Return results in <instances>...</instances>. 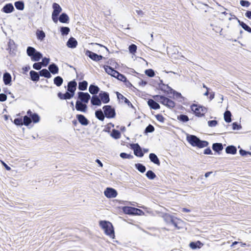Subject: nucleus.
Returning a JSON list of instances; mask_svg holds the SVG:
<instances>
[{
    "mask_svg": "<svg viewBox=\"0 0 251 251\" xmlns=\"http://www.w3.org/2000/svg\"><path fill=\"white\" fill-rule=\"evenodd\" d=\"M186 139L187 141L193 147H197L200 148L207 147L208 142L206 141H202L194 135H187Z\"/></svg>",
    "mask_w": 251,
    "mask_h": 251,
    "instance_id": "1",
    "label": "nucleus"
},
{
    "mask_svg": "<svg viewBox=\"0 0 251 251\" xmlns=\"http://www.w3.org/2000/svg\"><path fill=\"white\" fill-rule=\"evenodd\" d=\"M100 226L104 230V233L111 238H114L115 237L114 230L112 224L106 221H100Z\"/></svg>",
    "mask_w": 251,
    "mask_h": 251,
    "instance_id": "2",
    "label": "nucleus"
},
{
    "mask_svg": "<svg viewBox=\"0 0 251 251\" xmlns=\"http://www.w3.org/2000/svg\"><path fill=\"white\" fill-rule=\"evenodd\" d=\"M100 226L104 230V233L111 238H114L115 237L114 230L112 224L106 221H100Z\"/></svg>",
    "mask_w": 251,
    "mask_h": 251,
    "instance_id": "3",
    "label": "nucleus"
},
{
    "mask_svg": "<svg viewBox=\"0 0 251 251\" xmlns=\"http://www.w3.org/2000/svg\"><path fill=\"white\" fill-rule=\"evenodd\" d=\"M26 53L30 57L31 60L34 62L38 61L42 58V54L32 47L27 48Z\"/></svg>",
    "mask_w": 251,
    "mask_h": 251,
    "instance_id": "4",
    "label": "nucleus"
},
{
    "mask_svg": "<svg viewBox=\"0 0 251 251\" xmlns=\"http://www.w3.org/2000/svg\"><path fill=\"white\" fill-rule=\"evenodd\" d=\"M153 97L154 100L166 106L168 108H172L175 106V103L174 101L163 96L155 95Z\"/></svg>",
    "mask_w": 251,
    "mask_h": 251,
    "instance_id": "5",
    "label": "nucleus"
},
{
    "mask_svg": "<svg viewBox=\"0 0 251 251\" xmlns=\"http://www.w3.org/2000/svg\"><path fill=\"white\" fill-rule=\"evenodd\" d=\"M191 110L198 117H202L207 112V108L202 106H198L193 104L191 106Z\"/></svg>",
    "mask_w": 251,
    "mask_h": 251,
    "instance_id": "6",
    "label": "nucleus"
},
{
    "mask_svg": "<svg viewBox=\"0 0 251 251\" xmlns=\"http://www.w3.org/2000/svg\"><path fill=\"white\" fill-rule=\"evenodd\" d=\"M167 221L173 225L176 228L180 229L181 228L182 221L174 217V216L168 215L165 217Z\"/></svg>",
    "mask_w": 251,
    "mask_h": 251,
    "instance_id": "7",
    "label": "nucleus"
},
{
    "mask_svg": "<svg viewBox=\"0 0 251 251\" xmlns=\"http://www.w3.org/2000/svg\"><path fill=\"white\" fill-rule=\"evenodd\" d=\"M167 221L173 225L176 228L180 229L181 228L182 221L174 217V216L168 215L165 217Z\"/></svg>",
    "mask_w": 251,
    "mask_h": 251,
    "instance_id": "8",
    "label": "nucleus"
},
{
    "mask_svg": "<svg viewBox=\"0 0 251 251\" xmlns=\"http://www.w3.org/2000/svg\"><path fill=\"white\" fill-rule=\"evenodd\" d=\"M104 115L107 118H113L116 115L115 109L111 105H104L102 108Z\"/></svg>",
    "mask_w": 251,
    "mask_h": 251,
    "instance_id": "9",
    "label": "nucleus"
},
{
    "mask_svg": "<svg viewBox=\"0 0 251 251\" xmlns=\"http://www.w3.org/2000/svg\"><path fill=\"white\" fill-rule=\"evenodd\" d=\"M77 100L85 103H88L91 99V96L88 93L79 92L77 93Z\"/></svg>",
    "mask_w": 251,
    "mask_h": 251,
    "instance_id": "10",
    "label": "nucleus"
},
{
    "mask_svg": "<svg viewBox=\"0 0 251 251\" xmlns=\"http://www.w3.org/2000/svg\"><path fill=\"white\" fill-rule=\"evenodd\" d=\"M130 148L133 150L134 154L138 157H143L144 153L142 151L141 147L138 143L130 144Z\"/></svg>",
    "mask_w": 251,
    "mask_h": 251,
    "instance_id": "11",
    "label": "nucleus"
},
{
    "mask_svg": "<svg viewBox=\"0 0 251 251\" xmlns=\"http://www.w3.org/2000/svg\"><path fill=\"white\" fill-rule=\"evenodd\" d=\"M104 194L108 198H114L117 196L118 193L115 189L108 187L104 190Z\"/></svg>",
    "mask_w": 251,
    "mask_h": 251,
    "instance_id": "12",
    "label": "nucleus"
},
{
    "mask_svg": "<svg viewBox=\"0 0 251 251\" xmlns=\"http://www.w3.org/2000/svg\"><path fill=\"white\" fill-rule=\"evenodd\" d=\"M75 107L77 111L83 113H86L88 109V106L86 103L81 102L78 100H76L75 102Z\"/></svg>",
    "mask_w": 251,
    "mask_h": 251,
    "instance_id": "13",
    "label": "nucleus"
},
{
    "mask_svg": "<svg viewBox=\"0 0 251 251\" xmlns=\"http://www.w3.org/2000/svg\"><path fill=\"white\" fill-rule=\"evenodd\" d=\"M85 54L92 60L95 61H99L103 58V56L102 55H98L97 53L89 50H86Z\"/></svg>",
    "mask_w": 251,
    "mask_h": 251,
    "instance_id": "14",
    "label": "nucleus"
},
{
    "mask_svg": "<svg viewBox=\"0 0 251 251\" xmlns=\"http://www.w3.org/2000/svg\"><path fill=\"white\" fill-rule=\"evenodd\" d=\"M122 209L125 213L129 215L138 214V211H141L140 209L129 206H124Z\"/></svg>",
    "mask_w": 251,
    "mask_h": 251,
    "instance_id": "15",
    "label": "nucleus"
},
{
    "mask_svg": "<svg viewBox=\"0 0 251 251\" xmlns=\"http://www.w3.org/2000/svg\"><path fill=\"white\" fill-rule=\"evenodd\" d=\"M99 97L101 100V102L103 103H108L110 101L109 94L104 91H100L99 94Z\"/></svg>",
    "mask_w": 251,
    "mask_h": 251,
    "instance_id": "16",
    "label": "nucleus"
},
{
    "mask_svg": "<svg viewBox=\"0 0 251 251\" xmlns=\"http://www.w3.org/2000/svg\"><path fill=\"white\" fill-rule=\"evenodd\" d=\"M76 86L77 83L75 80L70 81L68 84L67 91L74 95Z\"/></svg>",
    "mask_w": 251,
    "mask_h": 251,
    "instance_id": "17",
    "label": "nucleus"
},
{
    "mask_svg": "<svg viewBox=\"0 0 251 251\" xmlns=\"http://www.w3.org/2000/svg\"><path fill=\"white\" fill-rule=\"evenodd\" d=\"M3 81L5 85H11L12 77L11 75L9 73L5 72L3 74Z\"/></svg>",
    "mask_w": 251,
    "mask_h": 251,
    "instance_id": "18",
    "label": "nucleus"
},
{
    "mask_svg": "<svg viewBox=\"0 0 251 251\" xmlns=\"http://www.w3.org/2000/svg\"><path fill=\"white\" fill-rule=\"evenodd\" d=\"M76 118L79 123L83 126H87L89 124L88 120L82 114H77Z\"/></svg>",
    "mask_w": 251,
    "mask_h": 251,
    "instance_id": "19",
    "label": "nucleus"
},
{
    "mask_svg": "<svg viewBox=\"0 0 251 251\" xmlns=\"http://www.w3.org/2000/svg\"><path fill=\"white\" fill-rule=\"evenodd\" d=\"M104 70L108 75H111L112 76L116 77L118 72L109 66H105L104 67Z\"/></svg>",
    "mask_w": 251,
    "mask_h": 251,
    "instance_id": "20",
    "label": "nucleus"
},
{
    "mask_svg": "<svg viewBox=\"0 0 251 251\" xmlns=\"http://www.w3.org/2000/svg\"><path fill=\"white\" fill-rule=\"evenodd\" d=\"M90 100L91 103L93 105L100 106L101 105V100L98 95L93 96Z\"/></svg>",
    "mask_w": 251,
    "mask_h": 251,
    "instance_id": "21",
    "label": "nucleus"
},
{
    "mask_svg": "<svg viewBox=\"0 0 251 251\" xmlns=\"http://www.w3.org/2000/svg\"><path fill=\"white\" fill-rule=\"evenodd\" d=\"M57 96L61 100H68L73 98L74 97V94H71L67 91L65 94L59 92Z\"/></svg>",
    "mask_w": 251,
    "mask_h": 251,
    "instance_id": "22",
    "label": "nucleus"
},
{
    "mask_svg": "<svg viewBox=\"0 0 251 251\" xmlns=\"http://www.w3.org/2000/svg\"><path fill=\"white\" fill-rule=\"evenodd\" d=\"M148 104L151 109L157 110L160 108L159 104L152 99H149L148 100Z\"/></svg>",
    "mask_w": 251,
    "mask_h": 251,
    "instance_id": "23",
    "label": "nucleus"
},
{
    "mask_svg": "<svg viewBox=\"0 0 251 251\" xmlns=\"http://www.w3.org/2000/svg\"><path fill=\"white\" fill-rule=\"evenodd\" d=\"M77 45V42L76 40L74 37H71L69 39L68 41L67 42V46L68 48H75L76 47Z\"/></svg>",
    "mask_w": 251,
    "mask_h": 251,
    "instance_id": "24",
    "label": "nucleus"
},
{
    "mask_svg": "<svg viewBox=\"0 0 251 251\" xmlns=\"http://www.w3.org/2000/svg\"><path fill=\"white\" fill-rule=\"evenodd\" d=\"M50 73L53 75L57 74L58 73L59 68L58 66L54 63L50 64L48 67Z\"/></svg>",
    "mask_w": 251,
    "mask_h": 251,
    "instance_id": "25",
    "label": "nucleus"
},
{
    "mask_svg": "<svg viewBox=\"0 0 251 251\" xmlns=\"http://www.w3.org/2000/svg\"><path fill=\"white\" fill-rule=\"evenodd\" d=\"M14 10V8L12 3H7L2 8V11L5 13H10Z\"/></svg>",
    "mask_w": 251,
    "mask_h": 251,
    "instance_id": "26",
    "label": "nucleus"
},
{
    "mask_svg": "<svg viewBox=\"0 0 251 251\" xmlns=\"http://www.w3.org/2000/svg\"><path fill=\"white\" fill-rule=\"evenodd\" d=\"M89 91L93 96L97 95L100 91V88L97 85L91 84L89 87Z\"/></svg>",
    "mask_w": 251,
    "mask_h": 251,
    "instance_id": "27",
    "label": "nucleus"
},
{
    "mask_svg": "<svg viewBox=\"0 0 251 251\" xmlns=\"http://www.w3.org/2000/svg\"><path fill=\"white\" fill-rule=\"evenodd\" d=\"M149 158L151 162L158 166L160 165V162L159 159L155 153H151L149 154Z\"/></svg>",
    "mask_w": 251,
    "mask_h": 251,
    "instance_id": "28",
    "label": "nucleus"
},
{
    "mask_svg": "<svg viewBox=\"0 0 251 251\" xmlns=\"http://www.w3.org/2000/svg\"><path fill=\"white\" fill-rule=\"evenodd\" d=\"M30 79L33 81L37 82L39 80V73L34 71H31L29 72Z\"/></svg>",
    "mask_w": 251,
    "mask_h": 251,
    "instance_id": "29",
    "label": "nucleus"
},
{
    "mask_svg": "<svg viewBox=\"0 0 251 251\" xmlns=\"http://www.w3.org/2000/svg\"><path fill=\"white\" fill-rule=\"evenodd\" d=\"M212 148L213 151L218 153L223 150V146L222 143H220L213 144Z\"/></svg>",
    "mask_w": 251,
    "mask_h": 251,
    "instance_id": "30",
    "label": "nucleus"
},
{
    "mask_svg": "<svg viewBox=\"0 0 251 251\" xmlns=\"http://www.w3.org/2000/svg\"><path fill=\"white\" fill-rule=\"evenodd\" d=\"M95 116L99 120L103 121L104 120L105 115L101 109H100L95 111Z\"/></svg>",
    "mask_w": 251,
    "mask_h": 251,
    "instance_id": "31",
    "label": "nucleus"
},
{
    "mask_svg": "<svg viewBox=\"0 0 251 251\" xmlns=\"http://www.w3.org/2000/svg\"><path fill=\"white\" fill-rule=\"evenodd\" d=\"M40 76H44L47 78H50L51 77V75L49 72V70H48L46 69H43L41 70H40L39 72Z\"/></svg>",
    "mask_w": 251,
    "mask_h": 251,
    "instance_id": "32",
    "label": "nucleus"
},
{
    "mask_svg": "<svg viewBox=\"0 0 251 251\" xmlns=\"http://www.w3.org/2000/svg\"><path fill=\"white\" fill-rule=\"evenodd\" d=\"M116 95L118 100H124L125 103L127 104L128 106L131 105L132 107H133V105L130 101L126 97H125L123 95L118 92H116Z\"/></svg>",
    "mask_w": 251,
    "mask_h": 251,
    "instance_id": "33",
    "label": "nucleus"
},
{
    "mask_svg": "<svg viewBox=\"0 0 251 251\" xmlns=\"http://www.w3.org/2000/svg\"><path fill=\"white\" fill-rule=\"evenodd\" d=\"M226 152L228 154H235L237 152V149L233 145L228 146L226 148Z\"/></svg>",
    "mask_w": 251,
    "mask_h": 251,
    "instance_id": "34",
    "label": "nucleus"
},
{
    "mask_svg": "<svg viewBox=\"0 0 251 251\" xmlns=\"http://www.w3.org/2000/svg\"><path fill=\"white\" fill-rule=\"evenodd\" d=\"M52 8L53 9V11L52 14H56V15H59V14L62 11V8L60 7V6L56 3H53Z\"/></svg>",
    "mask_w": 251,
    "mask_h": 251,
    "instance_id": "35",
    "label": "nucleus"
},
{
    "mask_svg": "<svg viewBox=\"0 0 251 251\" xmlns=\"http://www.w3.org/2000/svg\"><path fill=\"white\" fill-rule=\"evenodd\" d=\"M167 88L170 90V93L173 94L174 97L177 99H182L183 98L181 94L180 93L176 92V91L173 90L171 87L169 86H167Z\"/></svg>",
    "mask_w": 251,
    "mask_h": 251,
    "instance_id": "36",
    "label": "nucleus"
},
{
    "mask_svg": "<svg viewBox=\"0 0 251 251\" xmlns=\"http://www.w3.org/2000/svg\"><path fill=\"white\" fill-rule=\"evenodd\" d=\"M69 18L65 13H62L59 18L60 22L62 23H67L68 22Z\"/></svg>",
    "mask_w": 251,
    "mask_h": 251,
    "instance_id": "37",
    "label": "nucleus"
},
{
    "mask_svg": "<svg viewBox=\"0 0 251 251\" xmlns=\"http://www.w3.org/2000/svg\"><path fill=\"white\" fill-rule=\"evenodd\" d=\"M88 83L86 81L83 80L79 82L78 88L79 90L84 91L87 89Z\"/></svg>",
    "mask_w": 251,
    "mask_h": 251,
    "instance_id": "38",
    "label": "nucleus"
},
{
    "mask_svg": "<svg viewBox=\"0 0 251 251\" xmlns=\"http://www.w3.org/2000/svg\"><path fill=\"white\" fill-rule=\"evenodd\" d=\"M238 22L239 23V25L246 31L251 33V28L247 24L244 23L243 22L240 21L239 19H237Z\"/></svg>",
    "mask_w": 251,
    "mask_h": 251,
    "instance_id": "39",
    "label": "nucleus"
},
{
    "mask_svg": "<svg viewBox=\"0 0 251 251\" xmlns=\"http://www.w3.org/2000/svg\"><path fill=\"white\" fill-rule=\"evenodd\" d=\"M36 36L38 40L43 41L45 38L46 34L43 30L38 29L36 31Z\"/></svg>",
    "mask_w": 251,
    "mask_h": 251,
    "instance_id": "40",
    "label": "nucleus"
},
{
    "mask_svg": "<svg viewBox=\"0 0 251 251\" xmlns=\"http://www.w3.org/2000/svg\"><path fill=\"white\" fill-rule=\"evenodd\" d=\"M63 82V79L60 76H57L55 77L53 79V82L54 84H55L58 87L60 86L62 84Z\"/></svg>",
    "mask_w": 251,
    "mask_h": 251,
    "instance_id": "41",
    "label": "nucleus"
},
{
    "mask_svg": "<svg viewBox=\"0 0 251 251\" xmlns=\"http://www.w3.org/2000/svg\"><path fill=\"white\" fill-rule=\"evenodd\" d=\"M135 168L140 172L143 173L145 172L146 168V167L141 163H137L135 164Z\"/></svg>",
    "mask_w": 251,
    "mask_h": 251,
    "instance_id": "42",
    "label": "nucleus"
},
{
    "mask_svg": "<svg viewBox=\"0 0 251 251\" xmlns=\"http://www.w3.org/2000/svg\"><path fill=\"white\" fill-rule=\"evenodd\" d=\"M15 6L18 10H23L25 7V4L23 1H17L14 3Z\"/></svg>",
    "mask_w": 251,
    "mask_h": 251,
    "instance_id": "43",
    "label": "nucleus"
},
{
    "mask_svg": "<svg viewBox=\"0 0 251 251\" xmlns=\"http://www.w3.org/2000/svg\"><path fill=\"white\" fill-rule=\"evenodd\" d=\"M111 136L115 139H118L120 138L121 136V133L120 132L116 129H113L111 133Z\"/></svg>",
    "mask_w": 251,
    "mask_h": 251,
    "instance_id": "44",
    "label": "nucleus"
},
{
    "mask_svg": "<svg viewBox=\"0 0 251 251\" xmlns=\"http://www.w3.org/2000/svg\"><path fill=\"white\" fill-rule=\"evenodd\" d=\"M231 114L229 111H226L224 113V120L227 123H230L231 121Z\"/></svg>",
    "mask_w": 251,
    "mask_h": 251,
    "instance_id": "45",
    "label": "nucleus"
},
{
    "mask_svg": "<svg viewBox=\"0 0 251 251\" xmlns=\"http://www.w3.org/2000/svg\"><path fill=\"white\" fill-rule=\"evenodd\" d=\"M32 122L31 118L28 116L23 117V123L25 126H28Z\"/></svg>",
    "mask_w": 251,
    "mask_h": 251,
    "instance_id": "46",
    "label": "nucleus"
},
{
    "mask_svg": "<svg viewBox=\"0 0 251 251\" xmlns=\"http://www.w3.org/2000/svg\"><path fill=\"white\" fill-rule=\"evenodd\" d=\"M146 176L149 179L151 180L154 179L156 177L155 173L151 170L147 171L146 174Z\"/></svg>",
    "mask_w": 251,
    "mask_h": 251,
    "instance_id": "47",
    "label": "nucleus"
},
{
    "mask_svg": "<svg viewBox=\"0 0 251 251\" xmlns=\"http://www.w3.org/2000/svg\"><path fill=\"white\" fill-rule=\"evenodd\" d=\"M202 245V244H201V243L200 241H198L196 242H191L190 243L189 246L191 248L193 249H196L197 248H200L201 246Z\"/></svg>",
    "mask_w": 251,
    "mask_h": 251,
    "instance_id": "48",
    "label": "nucleus"
},
{
    "mask_svg": "<svg viewBox=\"0 0 251 251\" xmlns=\"http://www.w3.org/2000/svg\"><path fill=\"white\" fill-rule=\"evenodd\" d=\"M70 31V28L68 27L62 26L60 27V32L61 34L63 36L68 35Z\"/></svg>",
    "mask_w": 251,
    "mask_h": 251,
    "instance_id": "49",
    "label": "nucleus"
},
{
    "mask_svg": "<svg viewBox=\"0 0 251 251\" xmlns=\"http://www.w3.org/2000/svg\"><path fill=\"white\" fill-rule=\"evenodd\" d=\"M177 119L182 122H187L189 121V117L184 114H181L177 116Z\"/></svg>",
    "mask_w": 251,
    "mask_h": 251,
    "instance_id": "50",
    "label": "nucleus"
},
{
    "mask_svg": "<svg viewBox=\"0 0 251 251\" xmlns=\"http://www.w3.org/2000/svg\"><path fill=\"white\" fill-rule=\"evenodd\" d=\"M32 122L34 123H37L39 122L40 118L39 116L35 113H34L32 116L30 117Z\"/></svg>",
    "mask_w": 251,
    "mask_h": 251,
    "instance_id": "51",
    "label": "nucleus"
},
{
    "mask_svg": "<svg viewBox=\"0 0 251 251\" xmlns=\"http://www.w3.org/2000/svg\"><path fill=\"white\" fill-rule=\"evenodd\" d=\"M154 130V127L153 126L150 124L145 128L144 133L147 134L148 133H151Z\"/></svg>",
    "mask_w": 251,
    "mask_h": 251,
    "instance_id": "52",
    "label": "nucleus"
},
{
    "mask_svg": "<svg viewBox=\"0 0 251 251\" xmlns=\"http://www.w3.org/2000/svg\"><path fill=\"white\" fill-rule=\"evenodd\" d=\"M129 52L132 54H134L136 52L137 46L135 44H131L128 47Z\"/></svg>",
    "mask_w": 251,
    "mask_h": 251,
    "instance_id": "53",
    "label": "nucleus"
},
{
    "mask_svg": "<svg viewBox=\"0 0 251 251\" xmlns=\"http://www.w3.org/2000/svg\"><path fill=\"white\" fill-rule=\"evenodd\" d=\"M115 78H116L118 80H121L123 82H125L126 81V77L124 75L121 74L119 72L118 73L117 75H116V76Z\"/></svg>",
    "mask_w": 251,
    "mask_h": 251,
    "instance_id": "54",
    "label": "nucleus"
},
{
    "mask_svg": "<svg viewBox=\"0 0 251 251\" xmlns=\"http://www.w3.org/2000/svg\"><path fill=\"white\" fill-rule=\"evenodd\" d=\"M120 156L121 158H123V159H126V158H127V159H132L133 158V156L130 154H127L126 153H125V152H122L120 153Z\"/></svg>",
    "mask_w": 251,
    "mask_h": 251,
    "instance_id": "55",
    "label": "nucleus"
},
{
    "mask_svg": "<svg viewBox=\"0 0 251 251\" xmlns=\"http://www.w3.org/2000/svg\"><path fill=\"white\" fill-rule=\"evenodd\" d=\"M145 74L149 77H153L155 75L154 71L152 69H147L145 72Z\"/></svg>",
    "mask_w": 251,
    "mask_h": 251,
    "instance_id": "56",
    "label": "nucleus"
},
{
    "mask_svg": "<svg viewBox=\"0 0 251 251\" xmlns=\"http://www.w3.org/2000/svg\"><path fill=\"white\" fill-rule=\"evenodd\" d=\"M240 3L242 6L246 7H248L251 5L250 2L245 0H240Z\"/></svg>",
    "mask_w": 251,
    "mask_h": 251,
    "instance_id": "57",
    "label": "nucleus"
},
{
    "mask_svg": "<svg viewBox=\"0 0 251 251\" xmlns=\"http://www.w3.org/2000/svg\"><path fill=\"white\" fill-rule=\"evenodd\" d=\"M50 58H47V57H44V58H43V59H42V62H41V64H42L43 66L46 67V66H47L48 65V64L49 63V62H50Z\"/></svg>",
    "mask_w": 251,
    "mask_h": 251,
    "instance_id": "58",
    "label": "nucleus"
},
{
    "mask_svg": "<svg viewBox=\"0 0 251 251\" xmlns=\"http://www.w3.org/2000/svg\"><path fill=\"white\" fill-rule=\"evenodd\" d=\"M159 79L160 78H159ZM159 81L160 83L158 84L159 89L164 92L167 91V90L163 87V86H165L166 85L163 83V80L162 79H159Z\"/></svg>",
    "mask_w": 251,
    "mask_h": 251,
    "instance_id": "59",
    "label": "nucleus"
},
{
    "mask_svg": "<svg viewBox=\"0 0 251 251\" xmlns=\"http://www.w3.org/2000/svg\"><path fill=\"white\" fill-rule=\"evenodd\" d=\"M14 123L17 126H22L23 125L22 119L19 118L14 119Z\"/></svg>",
    "mask_w": 251,
    "mask_h": 251,
    "instance_id": "60",
    "label": "nucleus"
},
{
    "mask_svg": "<svg viewBox=\"0 0 251 251\" xmlns=\"http://www.w3.org/2000/svg\"><path fill=\"white\" fill-rule=\"evenodd\" d=\"M42 65L41 62H36L33 64V68L36 70H40L42 68Z\"/></svg>",
    "mask_w": 251,
    "mask_h": 251,
    "instance_id": "61",
    "label": "nucleus"
},
{
    "mask_svg": "<svg viewBox=\"0 0 251 251\" xmlns=\"http://www.w3.org/2000/svg\"><path fill=\"white\" fill-rule=\"evenodd\" d=\"M218 124V122L216 120H211L208 122V125L210 127L215 126Z\"/></svg>",
    "mask_w": 251,
    "mask_h": 251,
    "instance_id": "62",
    "label": "nucleus"
},
{
    "mask_svg": "<svg viewBox=\"0 0 251 251\" xmlns=\"http://www.w3.org/2000/svg\"><path fill=\"white\" fill-rule=\"evenodd\" d=\"M155 117L156 119L161 123H164L165 119L163 117V116L161 114H157L155 115Z\"/></svg>",
    "mask_w": 251,
    "mask_h": 251,
    "instance_id": "63",
    "label": "nucleus"
},
{
    "mask_svg": "<svg viewBox=\"0 0 251 251\" xmlns=\"http://www.w3.org/2000/svg\"><path fill=\"white\" fill-rule=\"evenodd\" d=\"M239 153L242 156H246L247 154L251 155V152L246 151L245 150H244L243 149H240L239 150Z\"/></svg>",
    "mask_w": 251,
    "mask_h": 251,
    "instance_id": "64",
    "label": "nucleus"
}]
</instances>
